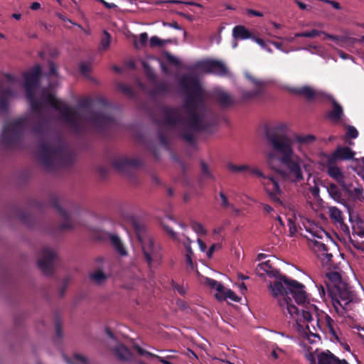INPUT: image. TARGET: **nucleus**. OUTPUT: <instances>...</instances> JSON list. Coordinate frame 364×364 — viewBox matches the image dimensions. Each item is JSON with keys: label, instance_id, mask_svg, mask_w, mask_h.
Returning <instances> with one entry per match:
<instances>
[{"label": "nucleus", "instance_id": "nucleus-1", "mask_svg": "<svg viewBox=\"0 0 364 364\" xmlns=\"http://www.w3.org/2000/svg\"><path fill=\"white\" fill-rule=\"evenodd\" d=\"M41 72V68L38 65L25 72L23 74V85L21 77L11 74H5L4 80L0 82V109L5 110L9 100L20 96L23 87L26 99L33 112L41 114L46 105H50L59 111L62 119L75 130L85 124L97 128H102L113 123L112 118L104 113H95L90 116L82 117L75 109L68 107L64 102L58 100L49 90H42L40 92L39 76Z\"/></svg>", "mask_w": 364, "mask_h": 364}, {"label": "nucleus", "instance_id": "nucleus-2", "mask_svg": "<svg viewBox=\"0 0 364 364\" xmlns=\"http://www.w3.org/2000/svg\"><path fill=\"white\" fill-rule=\"evenodd\" d=\"M180 86L187 95L185 106L163 108L160 123L176 130L183 139L191 142L193 132L204 127V91L200 82L189 75L181 77Z\"/></svg>", "mask_w": 364, "mask_h": 364}, {"label": "nucleus", "instance_id": "nucleus-3", "mask_svg": "<svg viewBox=\"0 0 364 364\" xmlns=\"http://www.w3.org/2000/svg\"><path fill=\"white\" fill-rule=\"evenodd\" d=\"M289 127L279 122L269 128L265 133L272 151L267 153V161L272 169L293 183L304 181L301 168H306L303 159L293 148L294 141L288 136Z\"/></svg>", "mask_w": 364, "mask_h": 364}, {"label": "nucleus", "instance_id": "nucleus-4", "mask_svg": "<svg viewBox=\"0 0 364 364\" xmlns=\"http://www.w3.org/2000/svg\"><path fill=\"white\" fill-rule=\"evenodd\" d=\"M255 272L260 277L267 274L269 277L275 278V281L269 284L272 296L278 299L279 306L283 310L286 309L291 317L294 314H298L299 309L291 304V299L289 295L293 296L297 304H304L307 300L304 285L281 274L272 267L270 260L259 264Z\"/></svg>", "mask_w": 364, "mask_h": 364}, {"label": "nucleus", "instance_id": "nucleus-5", "mask_svg": "<svg viewBox=\"0 0 364 364\" xmlns=\"http://www.w3.org/2000/svg\"><path fill=\"white\" fill-rule=\"evenodd\" d=\"M327 276L331 282L326 283L328 297L336 313L345 316L350 310V304L358 303L360 299L352 287L342 281L338 272H331Z\"/></svg>", "mask_w": 364, "mask_h": 364}, {"label": "nucleus", "instance_id": "nucleus-6", "mask_svg": "<svg viewBox=\"0 0 364 364\" xmlns=\"http://www.w3.org/2000/svg\"><path fill=\"white\" fill-rule=\"evenodd\" d=\"M38 157L45 168L52 170L66 166L69 155L58 141H48L40 144Z\"/></svg>", "mask_w": 364, "mask_h": 364}, {"label": "nucleus", "instance_id": "nucleus-7", "mask_svg": "<svg viewBox=\"0 0 364 364\" xmlns=\"http://www.w3.org/2000/svg\"><path fill=\"white\" fill-rule=\"evenodd\" d=\"M125 220L133 227L139 241L142 246V250L146 262L151 266L152 262L158 257V250L151 238L145 239L146 227L139 219L132 214L125 216Z\"/></svg>", "mask_w": 364, "mask_h": 364}, {"label": "nucleus", "instance_id": "nucleus-8", "mask_svg": "<svg viewBox=\"0 0 364 364\" xmlns=\"http://www.w3.org/2000/svg\"><path fill=\"white\" fill-rule=\"evenodd\" d=\"M306 301L304 304H300L299 305H303V309L301 310V314L299 312L296 316H298V319L301 321L299 318V316H301L303 318L304 321H306L308 323L311 322L316 319V325L321 328L322 325H326L328 328L329 332L336 336V331L333 327L334 321L333 318L323 311H321L318 309V308L314 305L311 304L309 302L306 304ZM295 314L293 315V316Z\"/></svg>", "mask_w": 364, "mask_h": 364}, {"label": "nucleus", "instance_id": "nucleus-9", "mask_svg": "<svg viewBox=\"0 0 364 364\" xmlns=\"http://www.w3.org/2000/svg\"><path fill=\"white\" fill-rule=\"evenodd\" d=\"M34 123L31 114L8 122L3 128L1 140L5 144H10L17 141L26 128Z\"/></svg>", "mask_w": 364, "mask_h": 364}, {"label": "nucleus", "instance_id": "nucleus-10", "mask_svg": "<svg viewBox=\"0 0 364 364\" xmlns=\"http://www.w3.org/2000/svg\"><path fill=\"white\" fill-rule=\"evenodd\" d=\"M57 258L56 252L49 247H43L38 261L39 269L44 274L50 275L53 272L54 262Z\"/></svg>", "mask_w": 364, "mask_h": 364}, {"label": "nucleus", "instance_id": "nucleus-11", "mask_svg": "<svg viewBox=\"0 0 364 364\" xmlns=\"http://www.w3.org/2000/svg\"><path fill=\"white\" fill-rule=\"evenodd\" d=\"M326 172L328 176L336 181L339 186L346 188V183L350 181L352 176L345 175L341 168L336 164V161L327 159L325 165Z\"/></svg>", "mask_w": 364, "mask_h": 364}, {"label": "nucleus", "instance_id": "nucleus-12", "mask_svg": "<svg viewBox=\"0 0 364 364\" xmlns=\"http://www.w3.org/2000/svg\"><path fill=\"white\" fill-rule=\"evenodd\" d=\"M200 68L207 73H213L220 76L228 74V69L226 65L220 60H207L200 64Z\"/></svg>", "mask_w": 364, "mask_h": 364}, {"label": "nucleus", "instance_id": "nucleus-13", "mask_svg": "<svg viewBox=\"0 0 364 364\" xmlns=\"http://www.w3.org/2000/svg\"><path fill=\"white\" fill-rule=\"evenodd\" d=\"M262 183L267 193V194L272 198L273 202H280V193L281 191L278 181L273 177L266 176L263 177Z\"/></svg>", "mask_w": 364, "mask_h": 364}, {"label": "nucleus", "instance_id": "nucleus-14", "mask_svg": "<svg viewBox=\"0 0 364 364\" xmlns=\"http://www.w3.org/2000/svg\"><path fill=\"white\" fill-rule=\"evenodd\" d=\"M55 211L60 215L62 223L58 226V230L60 232L66 231L74 228L75 223L73 218L64 208L65 206H53Z\"/></svg>", "mask_w": 364, "mask_h": 364}, {"label": "nucleus", "instance_id": "nucleus-15", "mask_svg": "<svg viewBox=\"0 0 364 364\" xmlns=\"http://www.w3.org/2000/svg\"><path fill=\"white\" fill-rule=\"evenodd\" d=\"M329 216L331 221L339 226L344 232H349L348 226L344 223L343 213L336 206L330 207Z\"/></svg>", "mask_w": 364, "mask_h": 364}, {"label": "nucleus", "instance_id": "nucleus-16", "mask_svg": "<svg viewBox=\"0 0 364 364\" xmlns=\"http://www.w3.org/2000/svg\"><path fill=\"white\" fill-rule=\"evenodd\" d=\"M355 178V176L353 175L350 181L346 183V188L342 187L341 188L349 197L362 202L363 188L360 185L353 188V182Z\"/></svg>", "mask_w": 364, "mask_h": 364}, {"label": "nucleus", "instance_id": "nucleus-17", "mask_svg": "<svg viewBox=\"0 0 364 364\" xmlns=\"http://www.w3.org/2000/svg\"><path fill=\"white\" fill-rule=\"evenodd\" d=\"M214 100L223 108L230 107L236 103L229 93L220 90L214 92Z\"/></svg>", "mask_w": 364, "mask_h": 364}, {"label": "nucleus", "instance_id": "nucleus-18", "mask_svg": "<svg viewBox=\"0 0 364 364\" xmlns=\"http://www.w3.org/2000/svg\"><path fill=\"white\" fill-rule=\"evenodd\" d=\"M355 152L349 147H338L328 159L337 161L338 160H350L354 158Z\"/></svg>", "mask_w": 364, "mask_h": 364}, {"label": "nucleus", "instance_id": "nucleus-19", "mask_svg": "<svg viewBox=\"0 0 364 364\" xmlns=\"http://www.w3.org/2000/svg\"><path fill=\"white\" fill-rule=\"evenodd\" d=\"M303 225L306 230L311 233L314 237L323 239V236H325L327 239L329 238L328 234L324 230L321 228H318L308 219L303 222Z\"/></svg>", "mask_w": 364, "mask_h": 364}, {"label": "nucleus", "instance_id": "nucleus-20", "mask_svg": "<svg viewBox=\"0 0 364 364\" xmlns=\"http://www.w3.org/2000/svg\"><path fill=\"white\" fill-rule=\"evenodd\" d=\"M342 362L343 360H340L329 350L318 355V364H342Z\"/></svg>", "mask_w": 364, "mask_h": 364}, {"label": "nucleus", "instance_id": "nucleus-21", "mask_svg": "<svg viewBox=\"0 0 364 364\" xmlns=\"http://www.w3.org/2000/svg\"><path fill=\"white\" fill-rule=\"evenodd\" d=\"M294 92L299 95L304 96L307 100H313L321 95L320 92L315 90L309 86L296 88L294 90Z\"/></svg>", "mask_w": 364, "mask_h": 364}, {"label": "nucleus", "instance_id": "nucleus-22", "mask_svg": "<svg viewBox=\"0 0 364 364\" xmlns=\"http://www.w3.org/2000/svg\"><path fill=\"white\" fill-rule=\"evenodd\" d=\"M16 218L24 225L31 226L34 224L35 217L28 210H21L16 209Z\"/></svg>", "mask_w": 364, "mask_h": 364}, {"label": "nucleus", "instance_id": "nucleus-23", "mask_svg": "<svg viewBox=\"0 0 364 364\" xmlns=\"http://www.w3.org/2000/svg\"><path fill=\"white\" fill-rule=\"evenodd\" d=\"M333 109L328 113V117L335 122H339L343 116L342 107L334 100H332Z\"/></svg>", "mask_w": 364, "mask_h": 364}, {"label": "nucleus", "instance_id": "nucleus-24", "mask_svg": "<svg viewBox=\"0 0 364 364\" xmlns=\"http://www.w3.org/2000/svg\"><path fill=\"white\" fill-rule=\"evenodd\" d=\"M114 350L115 355L121 360H129L132 358V353L123 344L117 345Z\"/></svg>", "mask_w": 364, "mask_h": 364}, {"label": "nucleus", "instance_id": "nucleus-25", "mask_svg": "<svg viewBox=\"0 0 364 364\" xmlns=\"http://www.w3.org/2000/svg\"><path fill=\"white\" fill-rule=\"evenodd\" d=\"M109 239L112 245L114 247L115 250L122 256L127 255V252L124 246V244L122 243L120 238L117 235L114 234H109Z\"/></svg>", "mask_w": 364, "mask_h": 364}, {"label": "nucleus", "instance_id": "nucleus-26", "mask_svg": "<svg viewBox=\"0 0 364 364\" xmlns=\"http://www.w3.org/2000/svg\"><path fill=\"white\" fill-rule=\"evenodd\" d=\"M327 191L330 195V196L337 203H343V198L340 188L335 184L331 183L328 188Z\"/></svg>", "mask_w": 364, "mask_h": 364}, {"label": "nucleus", "instance_id": "nucleus-27", "mask_svg": "<svg viewBox=\"0 0 364 364\" xmlns=\"http://www.w3.org/2000/svg\"><path fill=\"white\" fill-rule=\"evenodd\" d=\"M215 297L219 301H224L227 299H230L233 301L239 302L241 300V298L237 296L233 291L230 289H225V287L224 291H222L220 294H216Z\"/></svg>", "mask_w": 364, "mask_h": 364}, {"label": "nucleus", "instance_id": "nucleus-28", "mask_svg": "<svg viewBox=\"0 0 364 364\" xmlns=\"http://www.w3.org/2000/svg\"><path fill=\"white\" fill-rule=\"evenodd\" d=\"M134 164V163L132 160L126 157L117 158L112 162L113 166L119 171H123L128 166H132Z\"/></svg>", "mask_w": 364, "mask_h": 364}, {"label": "nucleus", "instance_id": "nucleus-29", "mask_svg": "<svg viewBox=\"0 0 364 364\" xmlns=\"http://www.w3.org/2000/svg\"><path fill=\"white\" fill-rule=\"evenodd\" d=\"M232 35L235 38L240 39L252 38L251 33L243 26H237L233 28Z\"/></svg>", "mask_w": 364, "mask_h": 364}, {"label": "nucleus", "instance_id": "nucleus-30", "mask_svg": "<svg viewBox=\"0 0 364 364\" xmlns=\"http://www.w3.org/2000/svg\"><path fill=\"white\" fill-rule=\"evenodd\" d=\"M134 348L137 351V353L140 355H148L149 357H151V358H156L159 362L162 363L163 364H173L172 363H171L170 361L166 360L163 357H161L158 355H156V354H154L152 353H150L144 349H143L142 348H141L139 345L137 344H135L133 346Z\"/></svg>", "mask_w": 364, "mask_h": 364}, {"label": "nucleus", "instance_id": "nucleus-31", "mask_svg": "<svg viewBox=\"0 0 364 364\" xmlns=\"http://www.w3.org/2000/svg\"><path fill=\"white\" fill-rule=\"evenodd\" d=\"M316 138L313 134L294 136V141L301 144H311L316 141Z\"/></svg>", "mask_w": 364, "mask_h": 364}, {"label": "nucleus", "instance_id": "nucleus-32", "mask_svg": "<svg viewBox=\"0 0 364 364\" xmlns=\"http://www.w3.org/2000/svg\"><path fill=\"white\" fill-rule=\"evenodd\" d=\"M63 357L68 364H89L88 359L80 354H75L73 360L66 355H63Z\"/></svg>", "mask_w": 364, "mask_h": 364}, {"label": "nucleus", "instance_id": "nucleus-33", "mask_svg": "<svg viewBox=\"0 0 364 364\" xmlns=\"http://www.w3.org/2000/svg\"><path fill=\"white\" fill-rule=\"evenodd\" d=\"M171 41L170 39L168 40H162L159 38L158 36H152L149 41V46L150 48H162L165 46L167 43H171Z\"/></svg>", "mask_w": 364, "mask_h": 364}, {"label": "nucleus", "instance_id": "nucleus-34", "mask_svg": "<svg viewBox=\"0 0 364 364\" xmlns=\"http://www.w3.org/2000/svg\"><path fill=\"white\" fill-rule=\"evenodd\" d=\"M311 242V247L315 252L316 255L321 252H325L328 249L326 244L316 240H309Z\"/></svg>", "mask_w": 364, "mask_h": 364}, {"label": "nucleus", "instance_id": "nucleus-35", "mask_svg": "<svg viewBox=\"0 0 364 364\" xmlns=\"http://www.w3.org/2000/svg\"><path fill=\"white\" fill-rule=\"evenodd\" d=\"M205 284L210 288L215 289L218 291L217 294L224 291V286L220 282L213 279L207 277L205 279Z\"/></svg>", "mask_w": 364, "mask_h": 364}, {"label": "nucleus", "instance_id": "nucleus-36", "mask_svg": "<svg viewBox=\"0 0 364 364\" xmlns=\"http://www.w3.org/2000/svg\"><path fill=\"white\" fill-rule=\"evenodd\" d=\"M111 43V36L110 34L107 31H103V35L100 41V49L101 50H106L109 48V45Z\"/></svg>", "mask_w": 364, "mask_h": 364}, {"label": "nucleus", "instance_id": "nucleus-37", "mask_svg": "<svg viewBox=\"0 0 364 364\" xmlns=\"http://www.w3.org/2000/svg\"><path fill=\"white\" fill-rule=\"evenodd\" d=\"M227 168L232 173H244L250 168V166L247 164L237 166L232 163H229L227 164Z\"/></svg>", "mask_w": 364, "mask_h": 364}, {"label": "nucleus", "instance_id": "nucleus-38", "mask_svg": "<svg viewBox=\"0 0 364 364\" xmlns=\"http://www.w3.org/2000/svg\"><path fill=\"white\" fill-rule=\"evenodd\" d=\"M257 97L255 96L253 91L250 90H242L240 93V100L242 102L250 101Z\"/></svg>", "mask_w": 364, "mask_h": 364}, {"label": "nucleus", "instance_id": "nucleus-39", "mask_svg": "<svg viewBox=\"0 0 364 364\" xmlns=\"http://www.w3.org/2000/svg\"><path fill=\"white\" fill-rule=\"evenodd\" d=\"M190 243H191V241H190L189 238H187V242H184V246L186 250V262L188 264L192 265L193 261H192L191 257L193 254V252L192 250Z\"/></svg>", "mask_w": 364, "mask_h": 364}, {"label": "nucleus", "instance_id": "nucleus-40", "mask_svg": "<svg viewBox=\"0 0 364 364\" xmlns=\"http://www.w3.org/2000/svg\"><path fill=\"white\" fill-rule=\"evenodd\" d=\"M311 174L308 173L307 185L309 186V188L311 190V193L314 196H316L318 194L319 189H318V186L316 185V178L314 177L312 179V182L314 184V186L311 185Z\"/></svg>", "mask_w": 364, "mask_h": 364}, {"label": "nucleus", "instance_id": "nucleus-41", "mask_svg": "<svg viewBox=\"0 0 364 364\" xmlns=\"http://www.w3.org/2000/svg\"><path fill=\"white\" fill-rule=\"evenodd\" d=\"M322 31H319L317 30H312L310 31H305L303 33H296V37H306V38H315L316 36L322 34Z\"/></svg>", "mask_w": 364, "mask_h": 364}, {"label": "nucleus", "instance_id": "nucleus-42", "mask_svg": "<svg viewBox=\"0 0 364 364\" xmlns=\"http://www.w3.org/2000/svg\"><path fill=\"white\" fill-rule=\"evenodd\" d=\"M191 227L198 235H205L206 234L205 230L204 229L202 224H200V223H198L196 221H192L191 223Z\"/></svg>", "mask_w": 364, "mask_h": 364}, {"label": "nucleus", "instance_id": "nucleus-43", "mask_svg": "<svg viewBox=\"0 0 364 364\" xmlns=\"http://www.w3.org/2000/svg\"><path fill=\"white\" fill-rule=\"evenodd\" d=\"M264 90V84L262 82L255 81L254 90H252L255 96L257 97L260 96Z\"/></svg>", "mask_w": 364, "mask_h": 364}, {"label": "nucleus", "instance_id": "nucleus-44", "mask_svg": "<svg viewBox=\"0 0 364 364\" xmlns=\"http://www.w3.org/2000/svg\"><path fill=\"white\" fill-rule=\"evenodd\" d=\"M91 279L96 281L97 283H101L106 279V275L102 270H98L90 276Z\"/></svg>", "mask_w": 364, "mask_h": 364}, {"label": "nucleus", "instance_id": "nucleus-45", "mask_svg": "<svg viewBox=\"0 0 364 364\" xmlns=\"http://www.w3.org/2000/svg\"><path fill=\"white\" fill-rule=\"evenodd\" d=\"M201 171H202L203 176L204 178H213V176L211 173V171H210V169L208 168V166L205 162L201 163Z\"/></svg>", "mask_w": 364, "mask_h": 364}, {"label": "nucleus", "instance_id": "nucleus-46", "mask_svg": "<svg viewBox=\"0 0 364 364\" xmlns=\"http://www.w3.org/2000/svg\"><path fill=\"white\" fill-rule=\"evenodd\" d=\"M166 60L168 61V63H169L172 65H174L178 67L181 65L180 60L176 56L172 55L170 53L166 54Z\"/></svg>", "mask_w": 364, "mask_h": 364}, {"label": "nucleus", "instance_id": "nucleus-47", "mask_svg": "<svg viewBox=\"0 0 364 364\" xmlns=\"http://www.w3.org/2000/svg\"><path fill=\"white\" fill-rule=\"evenodd\" d=\"M324 254L326 255V257H322V265H330L332 262L333 255L328 252V248L326 250Z\"/></svg>", "mask_w": 364, "mask_h": 364}, {"label": "nucleus", "instance_id": "nucleus-48", "mask_svg": "<svg viewBox=\"0 0 364 364\" xmlns=\"http://www.w3.org/2000/svg\"><path fill=\"white\" fill-rule=\"evenodd\" d=\"M346 207L348 208V214H349V220L350 222H352V223L354 222L355 218L356 223L358 225L363 223V220L358 215H353V213L351 212L350 206H346Z\"/></svg>", "mask_w": 364, "mask_h": 364}, {"label": "nucleus", "instance_id": "nucleus-49", "mask_svg": "<svg viewBox=\"0 0 364 364\" xmlns=\"http://www.w3.org/2000/svg\"><path fill=\"white\" fill-rule=\"evenodd\" d=\"M164 230L171 237V238L175 241L178 240V235L173 229L169 228L168 225H163Z\"/></svg>", "mask_w": 364, "mask_h": 364}, {"label": "nucleus", "instance_id": "nucleus-50", "mask_svg": "<svg viewBox=\"0 0 364 364\" xmlns=\"http://www.w3.org/2000/svg\"><path fill=\"white\" fill-rule=\"evenodd\" d=\"M171 89V85L166 81L161 82L157 87V90L159 92H168Z\"/></svg>", "mask_w": 364, "mask_h": 364}, {"label": "nucleus", "instance_id": "nucleus-51", "mask_svg": "<svg viewBox=\"0 0 364 364\" xmlns=\"http://www.w3.org/2000/svg\"><path fill=\"white\" fill-rule=\"evenodd\" d=\"M247 171H249L252 175L262 178V180H263V177H266L263 175L262 172L256 167L250 166V168H248Z\"/></svg>", "mask_w": 364, "mask_h": 364}, {"label": "nucleus", "instance_id": "nucleus-52", "mask_svg": "<svg viewBox=\"0 0 364 364\" xmlns=\"http://www.w3.org/2000/svg\"><path fill=\"white\" fill-rule=\"evenodd\" d=\"M358 135L357 129L353 127L349 126L347 130V136L351 139H355Z\"/></svg>", "mask_w": 364, "mask_h": 364}, {"label": "nucleus", "instance_id": "nucleus-53", "mask_svg": "<svg viewBox=\"0 0 364 364\" xmlns=\"http://www.w3.org/2000/svg\"><path fill=\"white\" fill-rule=\"evenodd\" d=\"M171 287L174 290H176L180 294L184 295L186 294V290L183 288V287L176 283L174 281H172Z\"/></svg>", "mask_w": 364, "mask_h": 364}, {"label": "nucleus", "instance_id": "nucleus-54", "mask_svg": "<svg viewBox=\"0 0 364 364\" xmlns=\"http://www.w3.org/2000/svg\"><path fill=\"white\" fill-rule=\"evenodd\" d=\"M55 326L56 336L58 338L60 339L63 337V331H62L60 322L58 319H57L55 321Z\"/></svg>", "mask_w": 364, "mask_h": 364}, {"label": "nucleus", "instance_id": "nucleus-55", "mask_svg": "<svg viewBox=\"0 0 364 364\" xmlns=\"http://www.w3.org/2000/svg\"><path fill=\"white\" fill-rule=\"evenodd\" d=\"M139 43L142 46H145L148 43V34L142 33L139 36Z\"/></svg>", "mask_w": 364, "mask_h": 364}, {"label": "nucleus", "instance_id": "nucleus-56", "mask_svg": "<svg viewBox=\"0 0 364 364\" xmlns=\"http://www.w3.org/2000/svg\"><path fill=\"white\" fill-rule=\"evenodd\" d=\"M289 226V233L291 236H293L294 233L296 232V228L294 222L291 219H288Z\"/></svg>", "mask_w": 364, "mask_h": 364}, {"label": "nucleus", "instance_id": "nucleus-57", "mask_svg": "<svg viewBox=\"0 0 364 364\" xmlns=\"http://www.w3.org/2000/svg\"><path fill=\"white\" fill-rule=\"evenodd\" d=\"M322 34H323L328 39H331L332 41H334L336 42H338V41H343V38L342 37H340L338 36H334V35H331V34H328L326 32H321Z\"/></svg>", "mask_w": 364, "mask_h": 364}, {"label": "nucleus", "instance_id": "nucleus-58", "mask_svg": "<svg viewBox=\"0 0 364 364\" xmlns=\"http://www.w3.org/2000/svg\"><path fill=\"white\" fill-rule=\"evenodd\" d=\"M90 70H91V68H90V66L89 65H87V64H82L80 65V72L84 75H87L89 74V73L90 72Z\"/></svg>", "mask_w": 364, "mask_h": 364}, {"label": "nucleus", "instance_id": "nucleus-59", "mask_svg": "<svg viewBox=\"0 0 364 364\" xmlns=\"http://www.w3.org/2000/svg\"><path fill=\"white\" fill-rule=\"evenodd\" d=\"M247 14L248 15H252V16H258V17H262L263 16V14L258 11H255V10H253V9H247L246 11Z\"/></svg>", "mask_w": 364, "mask_h": 364}, {"label": "nucleus", "instance_id": "nucleus-60", "mask_svg": "<svg viewBox=\"0 0 364 364\" xmlns=\"http://www.w3.org/2000/svg\"><path fill=\"white\" fill-rule=\"evenodd\" d=\"M218 247V245L217 244H213L209 250H208L207 252V256L210 258L215 251V250L216 249V247Z\"/></svg>", "mask_w": 364, "mask_h": 364}, {"label": "nucleus", "instance_id": "nucleus-61", "mask_svg": "<svg viewBox=\"0 0 364 364\" xmlns=\"http://www.w3.org/2000/svg\"><path fill=\"white\" fill-rule=\"evenodd\" d=\"M119 89L127 94H130L132 92V90L129 87L125 85H119Z\"/></svg>", "mask_w": 364, "mask_h": 364}, {"label": "nucleus", "instance_id": "nucleus-62", "mask_svg": "<svg viewBox=\"0 0 364 364\" xmlns=\"http://www.w3.org/2000/svg\"><path fill=\"white\" fill-rule=\"evenodd\" d=\"M257 44H259L262 48H266V44L264 41L259 38L257 37H252V38Z\"/></svg>", "mask_w": 364, "mask_h": 364}, {"label": "nucleus", "instance_id": "nucleus-63", "mask_svg": "<svg viewBox=\"0 0 364 364\" xmlns=\"http://www.w3.org/2000/svg\"><path fill=\"white\" fill-rule=\"evenodd\" d=\"M198 245H199V247L200 249V250L202 252H204L205 251L206 248H207V246L205 245V243L200 239H198Z\"/></svg>", "mask_w": 364, "mask_h": 364}, {"label": "nucleus", "instance_id": "nucleus-64", "mask_svg": "<svg viewBox=\"0 0 364 364\" xmlns=\"http://www.w3.org/2000/svg\"><path fill=\"white\" fill-rule=\"evenodd\" d=\"M318 291L321 296L324 298L326 296V289L322 285H320L318 287Z\"/></svg>", "mask_w": 364, "mask_h": 364}]
</instances>
